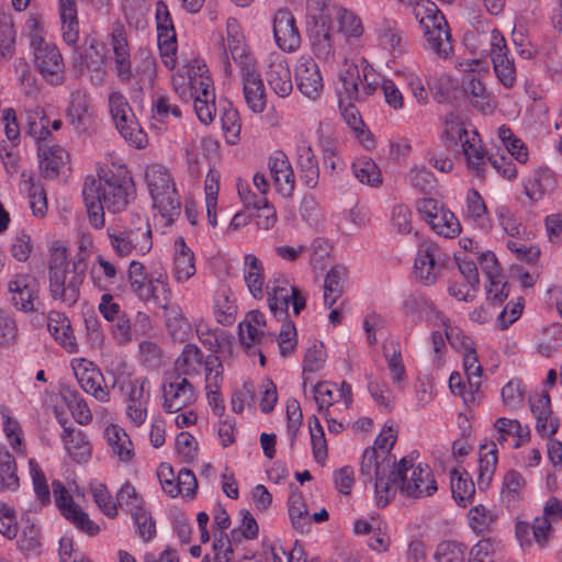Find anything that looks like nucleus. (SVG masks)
<instances>
[{"mask_svg": "<svg viewBox=\"0 0 562 562\" xmlns=\"http://www.w3.org/2000/svg\"><path fill=\"white\" fill-rule=\"evenodd\" d=\"M443 254L434 243H425L420 246L415 258V277L425 285L436 283L441 269Z\"/></svg>", "mask_w": 562, "mask_h": 562, "instance_id": "nucleus-20", "label": "nucleus"}, {"mask_svg": "<svg viewBox=\"0 0 562 562\" xmlns=\"http://www.w3.org/2000/svg\"><path fill=\"white\" fill-rule=\"evenodd\" d=\"M188 79L191 87L192 99L195 97L215 99L213 80L210 77L207 66L203 61L193 60L189 65Z\"/></svg>", "mask_w": 562, "mask_h": 562, "instance_id": "nucleus-39", "label": "nucleus"}, {"mask_svg": "<svg viewBox=\"0 0 562 562\" xmlns=\"http://www.w3.org/2000/svg\"><path fill=\"white\" fill-rule=\"evenodd\" d=\"M268 304L276 315L288 316V310L292 304L294 315H299L306 306V296L302 291L279 274L267 283Z\"/></svg>", "mask_w": 562, "mask_h": 562, "instance_id": "nucleus-11", "label": "nucleus"}, {"mask_svg": "<svg viewBox=\"0 0 562 562\" xmlns=\"http://www.w3.org/2000/svg\"><path fill=\"white\" fill-rule=\"evenodd\" d=\"M31 48L36 70L52 86L61 85L65 78V65L58 47L48 41Z\"/></svg>", "mask_w": 562, "mask_h": 562, "instance_id": "nucleus-13", "label": "nucleus"}, {"mask_svg": "<svg viewBox=\"0 0 562 562\" xmlns=\"http://www.w3.org/2000/svg\"><path fill=\"white\" fill-rule=\"evenodd\" d=\"M408 462V469L403 472V479L398 481L397 490L413 498L432 495L438 487L430 468L422 463L414 467L411 460Z\"/></svg>", "mask_w": 562, "mask_h": 562, "instance_id": "nucleus-17", "label": "nucleus"}, {"mask_svg": "<svg viewBox=\"0 0 562 562\" xmlns=\"http://www.w3.org/2000/svg\"><path fill=\"white\" fill-rule=\"evenodd\" d=\"M104 437L111 452L122 463H130L135 457L134 445L126 430L117 424H110L104 429Z\"/></svg>", "mask_w": 562, "mask_h": 562, "instance_id": "nucleus-32", "label": "nucleus"}, {"mask_svg": "<svg viewBox=\"0 0 562 562\" xmlns=\"http://www.w3.org/2000/svg\"><path fill=\"white\" fill-rule=\"evenodd\" d=\"M429 225L435 233L446 238H453L461 232V226L456 215L443 206Z\"/></svg>", "mask_w": 562, "mask_h": 562, "instance_id": "nucleus-53", "label": "nucleus"}, {"mask_svg": "<svg viewBox=\"0 0 562 562\" xmlns=\"http://www.w3.org/2000/svg\"><path fill=\"white\" fill-rule=\"evenodd\" d=\"M0 485L7 490L19 487L15 459L8 450H0Z\"/></svg>", "mask_w": 562, "mask_h": 562, "instance_id": "nucleus-57", "label": "nucleus"}, {"mask_svg": "<svg viewBox=\"0 0 562 562\" xmlns=\"http://www.w3.org/2000/svg\"><path fill=\"white\" fill-rule=\"evenodd\" d=\"M116 504L130 514L145 508L143 497L130 482H125L116 493Z\"/></svg>", "mask_w": 562, "mask_h": 562, "instance_id": "nucleus-61", "label": "nucleus"}, {"mask_svg": "<svg viewBox=\"0 0 562 562\" xmlns=\"http://www.w3.org/2000/svg\"><path fill=\"white\" fill-rule=\"evenodd\" d=\"M145 182L162 225H171L180 215L181 204L170 171L162 165L151 164L146 167Z\"/></svg>", "mask_w": 562, "mask_h": 562, "instance_id": "nucleus-3", "label": "nucleus"}, {"mask_svg": "<svg viewBox=\"0 0 562 562\" xmlns=\"http://www.w3.org/2000/svg\"><path fill=\"white\" fill-rule=\"evenodd\" d=\"M562 519V502L557 497H550L544 506L542 516L537 517L531 526L535 542L539 548H544L552 536V521Z\"/></svg>", "mask_w": 562, "mask_h": 562, "instance_id": "nucleus-27", "label": "nucleus"}, {"mask_svg": "<svg viewBox=\"0 0 562 562\" xmlns=\"http://www.w3.org/2000/svg\"><path fill=\"white\" fill-rule=\"evenodd\" d=\"M408 460L403 458L396 464L392 454L376 451L375 447H368L360 462V479L362 483L374 482L375 502L379 507H384L395 496L398 481L403 479V472L408 469Z\"/></svg>", "mask_w": 562, "mask_h": 562, "instance_id": "nucleus-2", "label": "nucleus"}, {"mask_svg": "<svg viewBox=\"0 0 562 562\" xmlns=\"http://www.w3.org/2000/svg\"><path fill=\"white\" fill-rule=\"evenodd\" d=\"M111 45L115 58L116 75L122 82H130L133 77L130 49L124 27L120 24L112 29Z\"/></svg>", "mask_w": 562, "mask_h": 562, "instance_id": "nucleus-29", "label": "nucleus"}, {"mask_svg": "<svg viewBox=\"0 0 562 562\" xmlns=\"http://www.w3.org/2000/svg\"><path fill=\"white\" fill-rule=\"evenodd\" d=\"M289 516L292 525L296 530L302 532L308 530L310 527V515L307 507L303 501L302 493L297 487L292 490L289 497Z\"/></svg>", "mask_w": 562, "mask_h": 562, "instance_id": "nucleus-50", "label": "nucleus"}, {"mask_svg": "<svg viewBox=\"0 0 562 562\" xmlns=\"http://www.w3.org/2000/svg\"><path fill=\"white\" fill-rule=\"evenodd\" d=\"M526 481L521 473L509 470L503 479L501 496L508 506H514L520 499Z\"/></svg>", "mask_w": 562, "mask_h": 562, "instance_id": "nucleus-52", "label": "nucleus"}, {"mask_svg": "<svg viewBox=\"0 0 562 562\" xmlns=\"http://www.w3.org/2000/svg\"><path fill=\"white\" fill-rule=\"evenodd\" d=\"M451 492L456 502L461 506H467L471 502L475 488L474 483L468 476H463L459 471H451Z\"/></svg>", "mask_w": 562, "mask_h": 562, "instance_id": "nucleus-55", "label": "nucleus"}, {"mask_svg": "<svg viewBox=\"0 0 562 562\" xmlns=\"http://www.w3.org/2000/svg\"><path fill=\"white\" fill-rule=\"evenodd\" d=\"M294 71L299 91L311 100L318 99L324 90V80L313 57L302 55L296 61Z\"/></svg>", "mask_w": 562, "mask_h": 562, "instance_id": "nucleus-19", "label": "nucleus"}, {"mask_svg": "<svg viewBox=\"0 0 562 562\" xmlns=\"http://www.w3.org/2000/svg\"><path fill=\"white\" fill-rule=\"evenodd\" d=\"M171 294L166 301H158L155 304L165 310L166 326L175 340L186 341L192 333V326L178 304H171Z\"/></svg>", "mask_w": 562, "mask_h": 562, "instance_id": "nucleus-28", "label": "nucleus"}, {"mask_svg": "<svg viewBox=\"0 0 562 562\" xmlns=\"http://www.w3.org/2000/svg\"><path fill=\"white\" fill-rule=\"evenodd\" d=\"M344 272L339 268H333L325 277L324 281V304L331 307L342 293Z\"/></svg>", "mask_w": 562, "mask_h": 562, "instance_id": "nucleus-60", "label": "nucleus"}, {"mask_svg": "<svg viewBox=\"0 0 562 562\" xmlns=\"http://www.w3.org/2000/svg\"><path fill=\"white\" fill-rule=\"evenodd\" d=\"M265 75L267 83L278 97L286 98L293 91L291 69L282 55H270Z\"/></svg>", "mask_w": 562, "mask_h": 562, "instance_id": "nucleus-22", "label": "nucleus"}, {"mask_svg": "<svg viewBox=\"0 0 562 562\" xmlns=\"http://www.w3.org/2000/svg\"><path fill=\"white\" fill-rule=\"evenodd\" d=\"M477 61L473 60L471 64H465L464 71H468L462 79V87L464 94L470 100V103L481 112H486L492 109L491 94L486 90L484 83L475 78L472 66H477Z\"/></svg>", "mask_w": 562, "mask_h": 562, "instance_id": "nucleus-30", "label": "nucleus"}, {"mask_svg": "<svg viewBox=\"0 0 562 562\" xmlns=\"http://www.w3.org/2000/svg\"><path fill=\"white\" fill-rule=\"evenodd\" d=\"M110 245L119 257L144 256L153 247L151 229L146 217L132 215L131 222L122 229L108 228Z\"/></svg>", "mask_w": 562, "mask_h": 562, "instance_id": "nucleus-6", "label": "nucleus"}, {"mask_svg": "<svg viewBox=\"0 0 562 562\" xmlns=\"http://www.w3.org/2000/svg\"><path fill=\"white\" fill-rule=\"evenodd\" d=\"M110 334L119 346H127L137 336V329H133L132 321L125 313L111 323Z\"/></svg>", "mask_w": 562, "mask_h": 562, "instance_id": "nucleus-59", "label": "nucleus"}, {"mask_svg": "<svg viewBox=\"0 0 562 562\" xmlns=\"http://www.w3.org/2000/svg\"><path fill=\"white\" fill-rule=\"evenodd\" d=\"M497 518L498 515L494 509L482 504L472 507L468 513L469 526L477 536L492 532Z\"/></svg>", "mask_w": 562, "mask_h": 562, "instance_id": "nucleus-43", "label": "nucleus"}, {"mask_svg": "<svg viewBox=\"0 0 562 562\" xmlns=\"http://www.w3.org/2000/svg\"><path fill=\"white\" fill-rule=\"evenodd\" d=\"M61 396L78 424L88 425L92 420V413L78 391L67 387Z\"/></svg>", "mask_w": 562, "mask_h": 562, "instance_id": "nucleus-49", "label": "nucleus"}, {"mask_svg": "<svg viewBox=\"0 0 562 562\" xmlns=\"http://www.w3.org/2000/svg\"><path fill=\"white\" fill-rule=\"evenodd\" d=\"M475 130H468L461 116L456 112L447 113L442 119V137L447 147H453L464 144V140L471 139Z\"/></svg>", "mask_w": 562, "mask_h": 562, "instance_id": "nucleus-40", "label": "nucleus"}, {"mask_svg": "<svg viewBox=\"0 0 562 562\" xmlns=\"http://www.w3.org/2000/svg\"><path fill=\"white\" fill-rule=\"evenodd\" d=\"M58 14L64 42L76 46L79 41V20L76 0H58Z\"/></svg>", "mask_w": 562, "mask_h": 562, "instance_id": "nucleus-33", "label": "nucleus"}, {"mask_svg": "<svg viewBox=\"0 0 562 562\" xmlns=\"http://www.w3.org/2000/svg\"><path fill=\"white\" fill-rule=\"evenodd\" d=\"M120 135L133 147L145 148L148 144L147 134L143 131L134 114L114 122Z\"/></svg>", "mask_w": 562, "mask_h": 562, "instance_id": "nucleus-44", "label": "nucleus"}, {"mask_svg": "<svg viewBox=\"0 0 562 562\" xmlns=\"http://www.w3.org/2000/svg\"><path fill=\"white\" fill-rule=\"evenodd\" d=\"M407 182L423 193H430L436 188V178L425 166L413 167L406 176Z\"/></svg>", "mask_w": 562, "mask_h": 562, "instance_id": "nucleus-62", "label": "nucleus"}, {"mask_svg": "<svg viewBox=\"0 0 562 562\" xmlns=\"http://www.w3.org/2000/svg\"><path fill=\"white\" fill-rule=\"evenodd\" d=\"M495 446H504L509 437L525 438L529 435V428L521 426L519 420L499 417L494 423Z\"/></svg>", "mask_w": 562, "mask_h": 562, "instance_id": "nucleus-48", "label": "nucleus"}, {"mask_svg": "<svg viewBox=\"0 0 562 562\" xmlns=\"http://www.w3.org/2000/svg\"><path fill=\"white\" fill-rule=\"evenodd\" d=\"M83 276L74 265L61 262L49 267V292L54 300L71 306L80 296Z\"/></svg>", "mask_w": 562, "mask_h": 562, "instance_id": "nucleus-10", "label": "nucleus"}, {"mask_svg": "<svg viewBox=\"0 0 562 562\" xmlns=\"http://www.w3.org/2000/svg\"><path fill=\"white\" fill-rule=\"evenodd\" d=\"M273 34L278 46L285 52H294L301 45V35L294 15L288 10H279L273 20Z\"/></svg>", "mask_w": 562, "mask_h": 562, "instance_id": "nucleus-24", "label": "nucleus"}, {"mask_svg": "<svg viewBox=\"0 0 562 562\" xmlns=\"http://www.w3.org/2000/svg\"><path fill=\"white\" fill-rule=\"evenodd\" d=\"M132 179L124 171L105 172L103 176L87 177L82 196L89 223L100 229L104 226V209L112 213L125 209L132 194Z\"/></svg>", "mask_w": 562, "mask_h": 562, "instance_id": "nucleus-1", "label": "nucleus"}, {"mask_svg": "<svg viewBox=\"0 0 562 562\" xmlns=\"http://www.w3.org/2000/svg\"><path fill=\"white\" fill-rule=\"evenodd\" d=\"M378 38L380 45L393 56H400L407 50V37L395 21H382L378 27Z\"/></svg>", "mask_w": 562, "mask_h": 562, "instance_id": "nucleus-34", "label": "nucleus"}, {"mask_svg": "<svg viewBox=\"0 0 562 562\" xmlns=\"http://www.w3.org/2000/svg\"><path fill=\"white\" fill-rule=\"evenodd\" d=\"M92 497L99 509L109 518L117 516V504L112 499L108 487L103 483L91 484Z\"/></svg>", "mask_w": 562, "mask_h": 562, "instance_id": "nucleus-63", "label": "nucleus"}, {"mask_svg": "<svg viewBox=\"0 0 562 562\" xmlns=\"http://www.w3.org/2000/svg\"><path fill=\"white\" fill-rule=\"evenodd\" d=\"M355 177L364 184L378 187L382 183V175L376 164L367 156L357 158L352 164Z\"/></svg>", "mask_w": 562, "mask_h": 562, "instance_id": "nucleus-51", "label": "nucleus"}, {"mask_svg": "<svg viewBox=\"0 0 562 562\" xmlns=\"http://www.w3.org/2000/svg\"><path fill=\"white\" fill-rule=\"evenodd\" d=\"M308 38L314 56L325 63L335 60L331 13L327 0H306Z\"/></svg>", "mask_w": 562, "mask_h": 562, "instance_id": "nucleus-4", "label": "nucleus"}, {"mask_svg": "<svg viewBox=\"0 0 562 562\" xmlns=\"http://www.w3.org/2000/svg\"><path fill=\"white\" fill-rule=\"evenodd\" d=\"M12 305L24 313L40 310V282L30 273H16L8 282Z\"/></svg>", "mask_w": 562, "mask_h": 562, "instance_id": "nucleus-15", "label": "nucleus"}, {"mask_svg": "<svg viewBox=\"0 0 562 562\" xmlns=\"http://www.w3.org/2000/svg\"><path fill=\"white\" fill-rule=\"evenodd\" d=\"M497 465V450L495 443L482 445L480 448L477 485L481 490L486 488L495 473Z\"/></svg>", "mask_w": 562, "mask_h": 562, "instance_id": "nucleus-47", "label": "nucleus"}, {"mask_svg": "<svg viewBox=\"0 0 562 562\" xmlns=\"http://www.w3.org/2000/svg\"><path fill=\"white\" fill-rule=\"evenodd\" d=\"M127 283L131 291L143 302L166 301L171 294L168 276L164 270H154L148 274L145 266L136 260L128 265Z\"/></svg>", "mask_w": 562, "mask_h": 562, "instance_id": "nucleus-9", "label": "nucleus"}, {"mask_svg": "<svg viewBox=\"0 0 562 562\" xmlns=\"http://www.w3.org/2000/svg\"><path fill=\"white\" fill-rule=\"evenodd\" d=\"M296 166L300 178L308 188H315L318 183L319 167L314 151L308 143L301 142L296 147Z\"/></svg>", "mask_w": 562, "mask_h": 562, "instance_id": "nucleus-36", "label": "nucleus"}, {"mask_svg": "<svg viewBox=\"0 0 562 562\" xmlns=\"http://www.w3.org/2000/svg\"><path fill=\"white\" fill-rule=\"evenodd\" d=\"M490 56L494 74L498 82L506 89H513L517 83V69L510 55L506 40L498 30H493L490 36Z\"/></svg>", "mask_w": 562, "mask_h": 562, "instance_id": "nucleus-14", "label": "nucleus"}, {"mask_svg": "<svg viewBox=\"0 0 562 562\" xmlns=\"http://www.w3.org/2000/svg\"><path fill=\"white\" fill-rule=\"evenodd\" d=\"M337 21L339 31L346 37L358 38L363 34V25L361 19L351 10L339 8L337 11Z\"/></svg>", "mask_w": 562, "mask_h": 562, "instance_id": "nucleus-58", "label": "nucleus"}, {"mask_svg": "<svg viewBox=\"0 0 562 562\" xmlns=\"http://www.w3.org/2000/svg\"><path fill=\"white\" fill-rule=\"evenodd\" d=\"M223 383V367L218 358H209L205 362V391L213 414L224 416L225 405L220 389Z\"/></svg>", "mask_w": 562, "mask_h": 562, "instance_id": "nucleus-25", "label": "nucleus"}, {"mask_svg": "<svg viewBox=\"0 0 562 562\" xmlns=\"http://www.w3.org/2000/svg\"><path fill=\"white\" fill-rule=\"evenodd\" d=\"M74 371L80 387L86 393L101 403L110 401V391L102 385L104 378L99 369L92 367L91 362L81 360L77 367H74Z\"/></svg>", "mask_w": 562, "mask_h": 562, "instance_id": "nucleus-23", "label": "nucleus"}, {"mask_svg": "<svg viewBox=\"0 0 562 562\" xmlns=\"http://www.w3.org/2000/svg\"><path fill=\"white\" fill-rule=\"evenodd\" d=\"M114 384L123 396L126 419L133 427H142L147 420L150 400L147 378L121 374Z\"/></svg>", "mask_w": 562, "mask_h": 562, "instance_id": "nucleus-8", "label": "nucleus"}, {"mask_svg": "<svg viewBox=\"0 0 562 562\" xmlns=\"http://www.w3.org/2000/svg\"><path fill=\"white\" fill-rule=\"evenodd\" d=\"M465 547L457 541H441L435 552L436 562H464Z\"/></svg>", "mask_w": 562, "mask_h": 562, "instance_id": "nucleus-64", "label": "nucleus"}, {"mask_svg": "<svg viewBox=\"0 0 562 562\" xmlns=\"http://www.w3.org/2000/svg\"><path fill=\"white\" fill-rule=\"evenodd\" d=\"M40 167L45 178H55L69 159L68 153L59 145H38Z\"/></svg>", "mask_w": 562, "mask_h": 562, "instance_id": "nucleus-37", "label": "nucleus"}, {"mask_svg": "<svg viewBox=\"0 0 562 562\" xmlns=\"http://www.w3.org/2000/svg\"><path fill=\"white\" fill-rule=\"evenodd\" d=\"M226 46L222 53V63L226 76L229 77L232 75V67L228 60V54L239 69L244 68V64L247 66L256 65V60L248 50V47L245 43V37L239 29L237 21L229 19L226 24Z\"/></svg>", "mask_w": 562, "mask_h": 562, "instance_id": "nucleus-18", "label": "nucleus"}, {"mask_svg": "<svg viewBox=\"0 0 562 562\" xmlns=\"http://www.w3.org/2000/svg\"><path fill=\"white\" fill-rule=\"evenodd\" d=\"M341 97L348 102L363 101L380 87L381 76L364 58L346 61L340 72Z\"/></svg>", "mask_w": 562, "mask_h": 562, "instance_id": "nucleus-7", "label": "nucleus"}, {"mask_svg": "<svg viewBox=\"0 0 562 562\" xmlns=\"http://www.w3.org/2000/svg\"><path fill=\"white\" fill-rule=\"evenodd\" d=\"M462 151L467 158L468 167L477 177H484L488 157L481 146L477 133H473L471 139H465Z\"/></svg>", "mask_w": 562, "mask_h": 562, "instance_id": "nucleus-42", "label": "nucleus"}, {"mask_svg": "<svg viewBox=\"0 0 562 562\" xmlns=\"http://www.w3.org/2000/svg\"><path fill=\"white\" fill-rule=\"evenodd\" d=\"M52 487L56 506L61 515L88 536L98 535L100 527L75 503L64 484L60 481H53Z\"/></svg>", "mask_w": 562, "mask_h": 562, "instance_id": "nucleus-16", "label": "nucleus"}, {"mask_svg": "<svg viewBox=\"0 0 562 562\" xmlns=\"http://www.w3.org/2000/svg\"><path fill=\"white\" fill-rule=\"evenodd\" d=\"M414 14L423 29L426 48L440 58H447L452 53L451 35L438 7L430 1L417 2Z\"/></svg>", "mask_w": 562, "mask_h": 562, "instance_id": "nucleus-5", "label": "nucleus"}, {"mask_svg": "<svg viewBox=\"0 0 562 562\" xmlns=\"http://www.w3.org/2000/svg\"><path fill=\"white\" fill-rule=\"evenodd\" d=\"M173 249L172 277L176 282L184 283L196 272L194 254L188 247L183 237L176 238Z\"/></svg>", "mask_w": 562, "mask_h": 562, "instance_id": "nucleus-31", "label": "nucleus"}, {"mask_svg": "<svg viewBox=\"0 0 562 562\" xmlns=\"http://www.w3.org/2000/svg\"><path fill=\"white\" fill-rule=\"evenodd\" d=\"M244 279L249 292L255 299H262L265 277L261 261L248 254L244 258Z\"/></svg>", "mask_w": 562, "mask_h": 562, "instance_id": "nucleus-41", "label": "nucleus"}, {"mask_svg": "<svg viewBox=\"0 0 562 562\" xmlns=\"http://www.w3.org/2000/svg\"><path fill=\"white\" fill-rule=\"evenodd\" d=\"M498 137L507 151L518 161L526 162L528 160V149L525 143L518 138L513 131L506 125L498 128Z\"/></svg>", "mask_w": 562, "mask_h": 562, "instance_id": "nucleus-56", "label": "nucleus"}, {"mask_svg": "<svg viewBox=\"0 0 562 562\" xmlns=\"http://www.w3.org/2000/svg\"><path fill=\"white\" fill-rule=\"evenodd\" d=\"M209 356L204 359L203 352L195 346L188 344L184 346L182 352L175 361V370L170 374H181L184 378L196 376L200 374L201 366L205 367Z\"/></svg>", "mask_w": 562, "mask_h": 562, "instance_id": "nucleus-38", "label": "nucleus"}, {"mask_svg": "<svg viewBox=\"0 0 562 562\" xmlns=\"http://www.w3.org/2000/svg\"><path fill=\"white\" fill-rule=\"evenodd\" d=\"M269 169L277 192L284 198L292 196L295 189V176L285 154L274 153L269 159Z\"/></svg>", "mask_w": 562, "mask_h": 562, "instance_id": "nucleus-26", "label": "nucleus"}, {"mask_svg": "<svg viewBox=\"0 0 562 562\" xmlns=\"http://www.w3.org/2000/svg\"><path fill=\"white\" fill-rule=\"evenodd\" d=\"M162 409L168 414L178 413L198 400V392L181 374L166 373L161 384Z\"/></svg>", "mask_w": 562, "mask_h": 562, "instance_id": "nucleus-12", "label": "nucleus"}, {"mask_svg": "<svg viewBox=\"0 0 562 562\" xmlns=\"http://www.w3.org/2000/svg\"><path fill=\"white\" fill-rule=\"evenodd\" d=\"M239 78L248 109L254 113H262L267 106V94L256 65L247 66L244 64V68L239 69Z\"/></svg>", "mask_w": 562, "mask_h": 562, "instance_id": "nucleus-21", "label": "nucleus"}, {"mask_svg": "<svg viewBox=\"0 0 562 562\" xmlns=\"http://www.w3.org/2000/svg\"><path fill=\"white\" fill-rule=\"evenodd\" d=\"M47 328L50 335L68 352H76L78 349L76 337L70 325V321L65 314L52 311L47 316Z\"/></svg>", "mask_w": 562, "mask_h": 562, "instance_id": "nucleus-35", "label": "nucleus"}, {"mask_svg": "<svg viewBox=\"0 0 562 562\" xmlns=\"http://www.w3.org/2000/svg\"><path fill=\"white\" fill-rule=\"evenodd\" d=\"M61 440L69 456L77 462H83L90 457V446L81 431L75 432L71 427L63 425Z\"/></svg>", "mask_w": 562, "mask_h": 562, "instance_id": "nucleus-45", "label": "nucleus"}, {"mask_svg": "<svg viewBox=\"0 0 562 562\" xmlns=\"http://www.w3.org/2000/svg\"><path fill=\"white\" fill-rule=\"evenodd\" d=\"M95 261L98 266H93L90 271L92 284L100 291H110L119 270L113 262L106 260L102 255H98Z\"/></svg>", "mask_w": 562, "mask_h": 562, "instance_id": "nucleus-46", "label": "nucleus"}, {"mask_svg": "<svg viewBox=\"0 0 562 562\" xmlns=\"http://www.w3.org/2000/svg\"><path fill=\"white\" fill-rule=\"evenodd\" d=\"M463 369L467 375L469 389L472 390L471 400H475V394L479 392L481 386L482 366L477 360L474 347L463 352Z\"/></svg>", "mask_w": 562, "mask_h": 562, "instance_id": "nucleus-54", "label": "nucleus"}]
</instances>
